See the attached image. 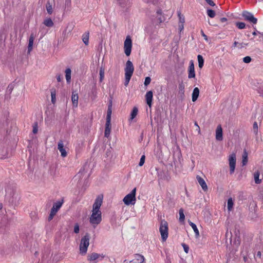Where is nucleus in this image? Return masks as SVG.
I'll list each match as a JSON object with an SVG mask.
<instances>
[{
	"mask_svg": "<svg viewBox=\"0 0 263 263\" xmlns=\"http://www.w3.org/2000/svg\"><path fill=\"white\" fill-rule=\"evenodd\" d=\"M90 235L86 233L81 239L80 244V252L82 255L87 253L88 247L89 245Z\"/></svg>",
	"mask_w": 263,
	"mask_h": 263,
	"instance_id": "nucleus-1",
	"label": "nucleus"
},
{
	"mask_svg": "<svg viewBox=\"0 0 263 263\" xmlns=\"http://www.w3.org/2000/svg\"><path fill=\"white\" fill-rule=\"evenodd\" d=\"M159 231L162 241H165L168 237V227L167 221L164 219L161 220Z\"/></svg>",
	"mask_w": 263,
	"mask_h": 263,
	"instance_id": "nucleus-2",
	"label": "nucleus"
},
{
	"mask_svg": "<svg viewBox=\"0 0 263 263\" xmlns=\"http://www.w3.org/2000/svg\"><path fill=\"white\" fill-rule=\"evenodd\" d=\"M136 188L135 187L130 193L126 195L123 199L124 204L129 205L130 204H135L136 200Z\"/></svg>",
	"mask_w": 263,
	"mask_h": 263,
	"instance_id": "nucleus-3",
	"label": "nucleus"
},
{
	"mask_svg": "<svg viewBox=\"0 0 263 263\" xmlns=\"http://www.w3.org/2000/svg\"><path fill=\"white\" fill-rule=\"evenodd\" d=\"M62 204H63V201H58L53 204V206L51 209L49 216L48 217L49 221H50L53 219L54 216L56 214V213H57L58 210L62 206Z\"/></svg>",
	"mask_w": 263,
	"mask_h": 263,
	"instance_id": "nucleus-4",
	"label": "nucleus"
},
{
	"mask_svg": "<svg viewBox=\"0 0 263 263\" xmlns=\"http://www.w3.org/2000/svg\"><path fill=\"white\" fill-rule=\"evenodd\" d=\"M101 212H92L89 221L92 224L97 225L101 221Z\"/></svg>",
	"mask_w": 263,
	"mask_h": 263,
	"instance_id": "nucleus-5",
	"label": "nucleus"
},
{
	"mask_svg": "<svg viewBox=\"0 0 263 263\" xmlns=\"http://www.w3.org/2000/svg\"><path fill=\"white\" fill-rule=\"evenodd\" d=\"M132 48V41L129 36H126L124 43V50L125 54L129 56L131 53Z\"/></svg>",
	"mask_w": 263,
	"mask_h": 263,
	"instance_id": "nucleus-6",
	"label": "nucleus"
},
{
	"mask_svg": "<svg viewBox=\"0 0 263 263\" xmlns=\"http://www.w3.org/2000/svg\"><path fill=\"white\" fill-rule=\"evenodd\" d=\"M242 16L246 21H247L253 24H257V19L255 18L253 14L247 11H243L242 13Z\"/></svg>",
	"mask_w": 263,
	"mask_h": 263,
	"instance_id": "nucleus-7",
	"label": "nucleus"
},
{
	"mask_svg": "<svg viewBox=\"0 0 263 263\" xmlns=\"http://www.w3.org/2000/svg\"><path fill=\"white\" fill-rule=\"evenodd\" d=\"M236 155L234 153L231 154L229 157V163L230 166V173H234L236 166Z\"/></svg>",
	"mask_w": 263,
	"mask_h": 263,
	"instance_id": "nucleus-8",
	"label": "nucleus"
},
{
	"mask_svg": "<svg viewBox=\"0 0 263 263\" xmlns=\"http://www.w3.org/2000/svg\"><path fill=\"white\" fill-rule=\"evenodd\" d=\"M103 202V195H99L96 199L95 203L93 204V209L92 212H101L100 208Z\"/></svg>",
	"mask_w": 263,
	"mask_h": 263,
	"instance_id": "nucleus-9",
	"label": "nucleus"
},
{
	"mask_svg": "<svg viewBox=\"0 0 263 263\" xmlns=\"http://www.w3.org/2000/svg\"><path fill=\"white\" fill-rule=\"evenodd\" d=\"M134 71V67L132 62L128 60L126 63L125 68V76L131 77L132 76Z\"/></svg>",
	"mask_w": 263,
	"mask_h": 263,
	"instance_id": "nucleus-10",
	"label": "nucleus"
},
{
	"mask_svg": "<svg viewBox=\"0 0 263 263\" xmlns=\"http://www.w3.org/2000/svg\"><path fill=\"white\" fill-rule=\"evenodd\" d=\"M58 149L61 153V155L62 157H65L67 155V152L64 147V144L62 140H60L58 144Z\"/></svg>",
	"mask_w": 263,
	"mask_h": 263,
	"instance_id": "nucleus-11",
	"label": "nucleus"
},
{
	"mask_svg": "<svg viewBox=\"0 0 263 263\" xmlns=\"http://www.w3.org/2000/svg\"><path fill=\"white\" fill-rule=\"evenodd\" d=\"M189 73L188 78L189 79L193 78L195 77V72L194 68V64L193 61L190 62V65L189 67Z\"/></svg>",
	"mask_w": 263,
	"mask_h": 263,
	"instance_id": "nucleus-12",
	"label": "nucleus"
},
{
	"mask_svg": "<svg viewBox=\"0 0 263 263\" xmlns=\"http://www.w3.org/2000/svg\"><path fill=\"white\" fill-rule=\"evenodd\" d=\"M216 139L217 141H222L223 139L222 129L220 125H218L216 129Z\"/></svg>",
	"mask_w": 263,
	"mask_h": 263,
	"instance_id": "nucleus-13",
	"label": "nucleus"
},
{
	"mask_svg": "<svg viewBox=\"0 0 263 263\" xmlns=\"http://www.w3.org/2000/svg\"><path fill=\"white\" fill-rule=\"evenodd\" d=\"M197 180L204 191L208 190V186L204 179L199 176H197Z\"/></svg>",
	"mask_w": 263,
	"mask_h": 263,
	"instance_id": "nucleus-14",
	"label": "nucleus"
},
{
	"mask_svg": "<svg viewBox=\"0 0 263 263\" xmlns=\"http://www.w3.org/2000/svg\"><path fill=\"white\" fill-rule=\"evenodd\" d=\"M153 92L152 91H148L146 92L145 95V98L147 104L149 106L151 107L152 101H153Z\"/></svg>",
	"mask_w": 263,
	"mask_h": 263,
	"instance_id": "nucleus-15",
	"label": "nucleus"
},
{
	"mask_svg": "<svg viewBox=\"0 0 263 263\" xmlns=\"http://www.w3.org/2000/svg\"><path fill=\"white\" fill-rule=\"evenodd\" d=\"M111 130V121H106L105 128L104 132V136L108 138L110 133Z\"/></svg>",
	"mask_w": 263,
	"mask_h": 263,
	"instance_id": "nucleus-16",
	"label": "nucleus"
},
{
	"mask_svg": "<svg viewBox=\"0 0 263 263\" xmlns=\"http://www.w3.org/2000/svg\"><path fill=\"white\" fill-rule=\"evenodd\" d=\"M79 96L78 93L72 92L71 101L73 107H77L78 105Z\"/></svg>",
	"mask_w": 263,
	"mask_h": 263,
	"instance_id": "nucleus-17",
	"label": "nucleus"
},
{
	"mask_svg": "<svg viewBox=\"0 0 263 263\" xmlns=\"http://www.w3.org/2000/svg\"><path fill=\"white\" fill-rule=\"evenodd\" d=\"M135 258L131 262L134 263H142L144 261V257L143 256L140 254H136Z\"/></svg>",
	"mask_w": 263,
	"mask_h": 263,
	"instance_id": "nucleus-18",
	"label": "nucleus"
},
{
	"mask_svg": "<svg viewBox=\"0 0 263 263\" xmlns=\"http://www.w3.org/2000/svg\"><path fill=\"white\" fill-rule=\"evenodd\" d=\"M199 95V89L198 87H195L193 91L192 99L193 102L196 101Z\"/></svg>",
	"mask_w": 263,
	"mask_h": 263,
	"instance_id": "nucleus-19",
	"label": "nucleus"
},
{
	"mask_svg": "<svg viewBox=\"0 0 263 263\" xmlns=\"http://www.w3.org/2000/svg\"><path fill=\"white\" fill-rule=\"evenodd\" d=\"M34 35L33 34H31L29 37V43L28 46V52H30L32 50V46L34 41Z\"/></svg>",
	"mask_w": 263,
	"mask_h": 263,
	"instance_id": "nucleus-20",
	"label": "nucleus"
},
{
	"mask_svg": "<svg viewBox=\"0 0 263 263\" xmlns=\"http://www.w3.org/2000/svg\"><path fill=\"white\" fill-rule=\"evenodd\" d=\"M157 16V17L158 21H159V23H161L165 21V18L163 15H162V10L159 9L156 12Z\"/></svg>",
	"mask_w": 263,
	"mask_h": 263,
	"instance_id": "nucleus-21",
	"label": "nucleus"
},
{
	"mask_svg": "<svg viewBox=\"0 0 263 263\" xmlns=\"http://www.w3.org/2000/svg\"><path fill=\"white\" fill-rule=\"evenodd\" d=\"M65 78L67 83H70L71 81V70L70 68H68L65 70Z\"/></svg>",
	"mask_w": 263,
	"mask_h": 263,
	"instance_id": "nucleus-22",
	"label": "nucleus"
},
{
	"mask_svg": "<svg viewBox=\"0 0 263 263\" xmlns=\"http://www.w3.org/2000/svg\"><path fill=\"white\" fill-rule=\"evenodd\" d=\"M188 222H189V225L193 229V230L195 233L196 237H198L199 236V232L198 231V229L196 225L194 223L192 222V221H191L190 220Z\"/></svg>",
	"mask_w": 263,
	"mask_h": 263,
	"instance_id": "nucleus-23",
	"label": "nucleus"
},
{
	"mask_svg": "<svg viewBox=\"0 0 263 263\" xmlns=\"http://www.w3.org/2000/svg\"><path fill=\"white\" fill-rule=\"evenodd\" d=\"M112 104L110 103L108 106V109L107 111L106 121H111V116L112 113Z\"/></svg>",
	"mask_w": 263,
	"mask_h": 263,
	"instance_id": "nucleus-24",
	"label": "nucleus"
},
{
	"mask_svg": "<svg viewBox=\"0 0 263 263\" xmlns=\"http://www.w3.org/2000/svg\"><path fill=\"white\" fill-rule=\"evenodd\" d=\"M260 172L258 171H256L254 173V178L256 184H260L261 182V180L259 179Z\"/></svg>",
	"mask_w": 263,
	"mask_h": 263,
	"instance_id": "nucleus-25",
	"label": "nucleus"
},
{
	"mask_svg": "<svg viewBox=\"0 0 263 263\" xmlns=\"http://www.w3.org/2000/svg\"><path fill=\"white\" fill-rule=\"evenodd\" d=\"M43 24L48 27H52L54 25V23L50 18H46L44 21Z\"/></svg>",
	"mask_w": 263,
	"mask_h": 263,
	"instance_id": "nucleus-26",
	"label": "nucleus"
},
{
	"mask_svg": "<svg viewBox=\"0 0 263 263\" xmlns=\"http://www.w3.org/2000/svg\"><path fill=\"white\" fill-rule=\"evenodd\" d=\"M100 254L96 253H92L88 256V260L90 261H94L99 258Z\"/></svg>",
	"mask_w": 263,
	"mask_h": 263,
	"instance_id": "nucleus-27",
	"label": "nucleus"
},
{
	"mask_svg": "<svg viewBox=\"0 0 263 263\" xmlns=\"http://www.w3.org/2000/svg\"><path fill=\"white\" fill-rule=\"evenodd\" d=\"M89 32H85L82 35V41L86 45H88L89 43Z\"/></svg>",
	"mask_w": 263,
	"mask_h": 263,
	"instance_id": "nucleus-28",
	"label": "nucleus"
},
{
	"mask_svg": "<svg viewBox=\"0 0 263 263\" xmlns=\"http://www.w3.org/2000/svg\"><path fill=\"white\" fill-rule=\"evenodd\" d=\"M197 59L198 62V66L201 69L203 67L204 65V59L201 55H198Z\"/></svg>",
	"mask_w": 263,
	"mask_h": 263,
	"instance_id": "nucleus-29",
	"label": "nucleus"
},
{
	"mask_svg": "<svg viewBox=\"0 0 263 263\" xmlns=\"http://www.w3.org/2000/svg\"><path fill=\"white\" fill-rule=\"evenodd\" d=\"M138 109L137 107H134L130 113V119L133 120L137 115Z\"/></svg>",
	"mask_w": 263,
	"mask_h": 263,
	"instance_id": "nucleus-30",
	"label": "nucleus"
},
{
	"mask_svg": "<svg viewBox=\"0 0 263 263\" xmlns=\"http://www.w3.org/2000/svg\"><path fill=\"white\" fill-rule=\"evenodd\" d=\"M262 111L261 109H258L256 111V113L254 115V118H257L258 121L260 122L262 120V117L261 116Z\"/></svg>",
	"mask_w": 263,
	"mask_h": 263,
	"instance_id": "nucleus-31",
	"label": "nucleus"
},
{
	"mask_svg": "<svg viewBox=\"0 0 263 263\" xmlns=\"http://www.w3.org/2000/svg\"><path fill=\"white\" fill-rule=\"evenodd\" d=\"M179 221L180 222H184L185 219V215L184 214L183 209H180L179 211Z\"/></svg>",
	"mask_w": 263,
	"mask_h": 263,
	"instance_id": "nucleus-32",
	"label": "nucleus"
},
{
	"mask_svg": "<svg viewBox=\"0 0 263 263\" xmlns=\"http://www.w3.org/2000/svg\"><path fill=\"white\" fill-rule=\"evenodd\" d=\"M248 162V154L245 151L242 155V166L246 165Z\"/></svg>",
	"mask_w": 263,
	"mask_h": 263,
	"instance_id": "nucleus-33",
	"label": "nucleus"
},
{
	"mask_svg": "<svg viewBox=\"0 0 263 263\" xmlns=\"http://www.w3.org/2000/svg\"><path fill=\"white\" fill-rule=\"evenodd\" d=\"M233 201L231 198H229L228 200V210L229 211H231L233 206Z\"/></svg>",
	"mask_w": 263,
	"mask_h": 263,
	"instance_id": "nucleus-34",
	"label": "nucleus"
},
{
	"mask_svg": "<svg viewBox=\"0 0 263 263\" xmlns=\"http://www.w3.org/2000/svg\"><path fill=\"white\" fill-rule=\"evenodd\" d=\"M46 10L48 14H52L53 12L52 7V5L49 2H48L46 4Z\"/></svg>",
	"mask_w": 263,
	"mask_h": 263,
	"instance_id": "nucleus-35",
	"label": "nucleus"
},
{
	"mask_svg": "<svg viewBox=\"0 0 263 263\" xmlns=\"http://www.w3.org/2000/svg\"><path fill=\"white\" fill-rule=\"evenodd\" d=\"M177 13H178V16L179 19V24H184L185 22L184 17L183 16V15L181 14L180 11H178Z\"/></svg>",
	"mask_w": 263,
	"mask_h": 263,
	"instance_id": "nucleus-36",
	"label": "nucleus"
},
{
	"mask_svg": "<svg viewBox=\"0 0 263 263\" xmlns=\"http://www.w3.org/2000/svg\"><path fill=\"white\" fill-rule=\"evenodd\" d=\"M207 14L209 17L213 18L215 17L216 13L214 10L210 9H208L207 10Z\"/></svg>",
	"mask_w": 263,
	"mask_h": 263,
	"instance_id": "nucleus-37",
	"label": "nucleus"
},
{
	"mask_svg": "<svg viewBox=\"0 0 263 263\" xmlns=\"http://www.w3.org/2000/svg\"><path fill=\"white\" fill-rule=\"evenodd\" d=\"M99 75H100V81L102 82L104 78V69L102 67L100 69Z\"/></svg>",
	"mask_w": 263,
	"mask_h": 263,
	"instance_id": "nucleus-38",
	"label": "nucleus"
},
{
	"mask_svg": "<svg viewBox=\"0 0 263 263\" xmlns=\"http://www.w3.org/2000/svg\"><path fill=\"white\" fill-rule=\"evenodd\" d=\"M236 26L240 29H244L246 27V24L243 22H236Z\"/></svg>",
	"mask_w": 263,
	"mask_h": 263,
	"instance_id": "nucleus-39",
	"label": "nucleus"
},
{
	"mask_svg": "<svg viewBox=\"0 0 263 263\" xmlns=\"http://www.w3.org/2000/svg\"><path fill=\"white\" fill-rule=\"evenodd\" d=\"M253 133L257 135L258 133V124L256 121L254 122L253 125Z\"/></svg>",
	"mask_w": 263,
	"mask_h": 263,
	"instance_id": "nucleus-40",
	"label": "nucleus"
},
{
	"mask_svg": "<svg viewBox=\"0 0 263 263\" xmlns=\"http://www.w3.org/2000/svg\"><path fill=\"white\" fill-rule=\"evenodd\" d=\"M145 156L142 155L140 160V162L139 163V166H141L144 164V162H145Z\"/></svg>",
	"mask_w": 263,
	"mask_h": 263,
	"instance_id": "nucleus-41",
	"label": "nucleus"
},
{
	"mask_svg": "<svg viewBox=\"0 0 263 263\" xmlns=\"http://www.w3.org/2000/svg\"><path fill=\"white\" fill-rule=\"evenodd\" d=\"M251 61V58L249 56H246L243 58V62L246 63H249Z\"/></svg>",
	"mask_w": 263,
	"mask_h": 263,
	"instance_id": "nucleus-42",
	"label": "nucleus"
},
{
	"mask_svg": "<svg viewBox=\"0 0 263 263\" xmlns=\"http://www.w3.org/2000/svg\"><path fill=\"white\" fill-rule=\"evenodd\" d=\"M130 79H131V77L125 76V82H124L125 86H126L128 85V83L129 82Z\"/></svg>",
	"mask_w": 263,
	"mask_h": 263,
	"instance_id": "nucleus-43",
	"label": "nucleus"
},
{
	"mask_svg": "<svg viewBox=\"0 0 263 263\" xmlns=\"http://www.w3.org/2000/svg\"><path fill=\"white\" fill-rule=\"evenodd\" d=\"M151 79L150 77H147L145 78V81H144V85L145 86H147L149 84V83H151Z\"/></svg>",
	"mask_w": 263,
	"mask_h": 263,
	"instance_id": "nucleus-44",
	"label": "nucleus"
},
{
	"mask_svg": "<svg viewBox=\"0 0 263 263\" xmlns=\"http://www.w3.org/2000/svg\"><path fill=\"white\" fill-rule=\"evenodd\" d=\"M84 171V168H81L80 170L79 171V173L76 176V177H78V178H81L82 175Z\"/></svg>",
	"mask_w": 263,
	"mask_h": 263,
	"instance_id": "nucleus-45",
	"label": "nucleus"
},
{
	"mask_svg": "<svg viewBox=\"0 0 263 263\" xmlns=\"http://www.w3.org/2000/svg\"><path fill=\"white\" fill-rule=\"evenodd\" d=\"M74 232L76 234H78L79 232L80 229H79V226L78 223H76L74 226Z\"/></svg>",
	"mask_w": 263,
	"mask_h": 263,
	"instance_id": "nucleus-46",
	"label": "nucleus"
},
{
	"mask_svg": "<svg viewBox=\"0 0 263 263\" xmlns=\"http://www.w3.org/2000/svg\"><path fill=\"white\" fill-rule=\"evenodd\" d=\"M51 102L53 103H54L55 101V91H52L51 92Z\"/></svg>",
	"mask_w": 263,
	"mask_h": 263,
	"instance_id": "nucleus-47",
	"label": "nucleus"
},
{
	"mask_svg": "<svg viewBox=\"0 0 263 263\" xmlns=\"http://www.w3.org/2000/svg\"><path fill=\"white\" fill-rule=\"evenodd\" d=\"M179 89L180 91L182 92V93L184 92V85L183 84V83H181L179 84Z\"/></svg>",
	"mask_w": 263,
	"mask_h": 263,
	"instance_id": "nucleus-48",
	"label": "nucleus"
},
{
	"mask_svg": "<svg viewBox=\"0 0 263 263\" xmlns=\"http://www.w3.org/2000/svg\"><path fill=\"white\" fill-rule=\"evenodd\" d=\"M183 248V249H184V251H185V253H187L188 252H189V247L187 245L184 244V243H183L182 245Z\"/></svg>",
	"mask_w": 263,
	"mask_h": 263,
	"instance_id": "nucleus-49",
	"label": "nucleus"
},
{
	"mask_svg": "<svg viewBox=\"0 0 263 263\" xmlns=\"http://www.w3.org/2000/svg\"><path fill=\"white\" fill-rule=\"evenodd\" d=\"M205 2L210 6H214L215 4L212 0H205Z\"/></svg>",
	"mask_w": 263,
	"mask_h": 263,
	"instance_id": "nucleus-50",
	"label": "nucleus"
},
{
	"mask_svg": "<svg viewBox=\"0 0 263 263\" xmlns=\"http://www.w3.org/2000/svg\"><path fill=\"white\" fill-rule=\"evenodd\" d=\"M258 92L260 94V96L263 97V86L260 87L258 90Z\"/></svg>",
	"mask_w": 263,
	"mask_h": 263,
	"instance_id": "nucleus-51",
	"label": "nucleus"
},
{
	"mask_svg": "<svg viewBox=\"0 0 263 263\" xmlns=\"http://www.w3.org/2000/svg\"><path fill=\"white\" fill-rule=\"evenodd\" d=\"M247 45H248V44L243 43H239L237 47L238 48L241 49L242 48L244 47L245 46H247Z\"/></svg>",
	"mask_w": 263,
	"mask_h": 263,
	"instance_id": "nucleus-52",
	"label": "nucleus"
},
{
	"mask_svg": "<svg viewBox=\"0 0 263 263\" xmlns=\"http://www.w3.org/2000/svg\"><path fill=\"white\" fill-rule=\"evenodd\" d=\"M178 29H179L180 32L182 31L184 29V24H179V23Z\"/></svg>",
	"mask_w": 263,
	"mask_h": 263,
	"instance_id": "nucleus-53",
	"label": "nucleus"
},
{
	"mask_svg": "<svg viewBox=\"0 0 263 263\" xmlns=\"http://www.w3.org/2000/svg\"><path fill=\"white\" fill-rule=\"evenodd\" d=\"M33 133L34 134H36L37 133V124H36V125L35 126H33V130H32Z\"/></svg>",
	"mask_w": 263,
	"mask_h": 263,
	"instance_id": "nucleus-54",
	"label": "nucleus"
},
{
	"mask_svg": "<svg viewBox=\"0 0 263 263\" xmlns=\"http://www.w3.org/2000/svg\"><path fill=\"white\" fill-rule=\"evenodd\" d=\"M201 34L202 36L204 37V40L208 41V36L204 34L202 30H201Z\"/></svg>",
	"mask_w": 263,
	"mask_h": 263,
	"instance_id": "nucleus-55",
	"label": "nucleus"
},
{
	"mask_svg": "<svg viewBox=\"0 0 263 263\" xmlns=\"http://www.w3.org/2000/svg\"><path fill=\"white\" fill-rule=\"evenodd\" d=\"M62 79L63 78L61 74H59L57 76V79L59 82H60L62 81Z\"/></svg>",
	"mask_w": 263,
	"mask_h": 263,
	"instance_id": "nucleus-56",
	"label": "nucleus"
},
{
	"mask_svg": "<svg viewBox=\"0 0 263 263\" xmlns=\"http://www.w3.org/2000/svg\"><path fill=\"white\" fill-rule=\"evenodd\" d=\"M238 44H239V43H238V42H236V41H235V42H234V43H233V45H232V47L235 48V47H237V46H237V45H238Z\"/></svg>",
	"mask_w": 263,
	"mask_h": 263,
	"instance_id": "nucleus-57",
	"label": "nucleus"
},
{
	"mask_svg": "<svg viewBox=\"0 0 263 263\" xmlns=\"http://www.w3.org/2000/svg\"><path fill=\"white\" fill-rule=\"evenodd\" d=\"M227 21V18L226 17H222L220 18V21L222 23H224V22H226Z\"/></svg>",
	"mask_w": 263,
	"mask_h": 263,
	"instance_id": "nucleus-58",
	"label": "nucleus"
},
{
	"mask_svg": "<svg viewBox=\"0 0 263 263\" xmlns=\"http://www.w3.org/2000/svg\"><path fill=\"white\" fill-rule=\"evenodd\" d=\"M194 124H195V125L196 126H197V128L199 129V133H200V127H199V125H198L197 123L196 122H195V123H194Z\"/></svg>",
	"mask_w": 263,
	"mask_h": 263,
	"instance_id": "nucleus-59",
	"label": "nucleus"
},
{
	"mask_svg": "<svg viewBox=\"0 0 263 263\" xmlns=\"http://www.w3.org/2000/svg\"><path fill=\"white\" fill-rule=\"evenodd\" d=\"M261 253L260 251H258L257 253V254H256V256L257 257H261Z\"/></svg>",
	"mask_w": 263,
	"mask_h": 263,
	"instance_id": "nucleus-60",
	"label": "nucleus"
},
{
	"mask_svg": "<svg viewBox=\"0 0 263 263\" xmlns=\"http://www.w3.org/2000/svg\"><path fill=\"white\" fill-rule=\"evenodd\" d=\"M257 33H259V32H258L257 31H254V32L252 33V34H253V35H256L257 34Z\"/></svg>",
	"mask_w": 263,
	"mask_h": 263,
	"instance_id": "nucleus-61",
	"label": "nucleus"
},
{
	"mask_svg": "<svg viewBox=\"0 0 263 263\" xmlns=\"http://www.w3.org/2000/svg\"><path fill=\"white\" fill-rule=\"evenodd\" d=\"M8 88H9V90H10V91H12V88L11 87H10V86H8Z\"/></svg>",
	"mask_w": 263,
	"mask_h": 263,
	"instance_id": "nucleus-62",
	"label": "nucleus"
},
{
	"mask_svg": "<svg viewBox=\"0 0 263 263\" xmlns=\"http://www.w3.org/2000/svg\"><path fill=\"white\" fill-rule=\"evenodd\" d=\"M3 208V205L2 203L0 204V210L2 209Z\"/></svg>",
	"mask_w": 263,
	"mask_h": 263,
	"instance_id": "nucleus-63",
	"label": "nucleus"
},
{
	"mask_svg": "<svg viewBox=\"0 0 263 263\" xmlns=\"http://www.w3.org/2000/svg\"><path fill=\"white\" fill-rule=\"evenodd\" d=\"M236 237H238V238H239V236H237V234H236Z\"/></svg>",
	"mask_w": 263,
	"mask_h": 263,
	"instance_id": "nucleus-64",
	"label": "nucleus"
}]
</instances>
